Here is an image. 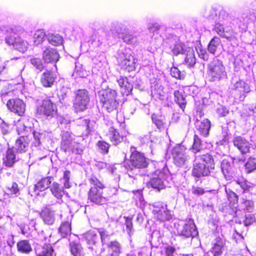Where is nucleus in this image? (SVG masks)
<instances>
[{"instance_id": "obj_1", "label": "nucleus", "mask_w": 256, "mask_h": 256, "mask_svg": "<svg viewBox=\"0 0 256 256\" xmlns=\"http://www.w3.org/2000/svg\"><path fill=\"white\" fill-rule=\"evenodd\" d=\"M196 164L192 170L193 175L197 178L208 176L214 167L212 157L209 154L196 156Z\"/></svg>"}, {"instance_id": "obj_2", "label": "nucleus", "mask_w": 256, "mask_h": 256, "mask_svg": "<svg viewBox=\"0 0 256 256\" xmlns=\"http://www.w3.org/2000/svg\"><path fill=\"white\" fill-rule=\"evenodd\" d=\"M208 66L207 74L210 81H219L227 78V72L222 60L214 58Z\"/></svg>"}, {"instance_id": "obj_3", "label": "nucleus", "mask_w": 256, "mask_h": 256, "mask_svg": "<svg viewBox=\"0 0 256 256\" xmlns=\"http://www.w3.org/2000/svg\"><path fill=\"white\" fill-rule=\"evenodd\" d=\"M98 97L103 108L108 112L116 110L118 102L116 100L117 92L116 90L112 89L101 90L98 92Z\"/></svg>"}, {"instance_id": "obj_4", "label": "nucleus", "mask_w": 256, "mask_h": 256, "mask_svg": "<svg viewBox=\"0 0 256 256\" xmlns=\"http://www.w3.org/2000/svg\"><path fill=\"white\" fill-rule=\"evenodd\" d=\"M90 182L92 186L88 194V200L98 204H103L106 202V198L102 196V189L104 188L96 178L92 176Z\"/></svg>"}, {"instance_id": "obj_5", "label": "nucleus", "mask_w": 256, "mask_h": 256, "mask_svg": "<svg viewBox=\"0 0 256 256\" xmlns=\"http://www.w3.org/2000/svg\"><path fill=\"white\" fill-rule=\"evenodd\" d=\"M61 147L68 154H81L82 148L81 144L74 140V136L69 132H62V133Z\"/></svg>"}, {"instance_id": "obj_6", "label": "nucleus", "mask_w": 256, "mask_h": 256, "mask_svg": "<svg viewBox=\"0 0 256 256\" xmlns=\"http://www.w3.org/2000/svg\"><path fill=\"white\" fill-rule=\"evenodd\" d=\"M169 179L170 176L167 170L164 168L162 170H156L152 174V178L148 184V186L160 190L169 186Z\"/></svg>"}, {"instance_id": "obj_7", "label": "nucleus", "mask_w": 256, "mask_h": 256, "mask_svg": "<svg viewBox=\"0 0 256 256\" xmlns=\"http://www.w3.org/2000/svg\"><path fill=\"white\" fill-rule=\"evenodd\" d=\"M129 50H119L118 54V62L122 68L132 72L135 70L136 62L134 56L130 52Z\"/></svg>"}, {"instance_id": "obj_8", "label": "nucleus", "mask_w": 256, "mask_h": 256, "mask_svg": "<svg viewBox=\"0 0 256 256\" xmlns=\"http://www.w3.org/2000/svg\"><path fill=\"white\" fill-rule=\"evenodd\" d=\"M219 22L215 25V30L216 33L222 37L224 38L231 41L235 39L234 32L230 30H226L224 28V25L227 24L230 20L228 14L224 12H222L219 15Z\"/></svg>"}, {"instance_id": "obj_9", "label": "nucleus", "mask_w": 256, "mask_h": 256, "mask_svg": "<svg viewBox=\"0 0 256 256\" xmlns=\"http://www.w3.org/2000/svg\"><path fill=\"white\" fill-rule=\"evenodd\" d=\"M152 212L154 219L160 222L170 220L172 216L166 204L162 202H156L152 205Z\"/></svg>"}, {"instance_id": "obj_10", "label": "nucleus", "mask_w": 256, "mask_h": 256, "mask_svg": "<svg viewBox=\"0 0 256 256\" xmlns=\"http://www.w3.org/2000/svg\"><path fill=\"white\" fill-rule=\"evenodd\" d=\"M6 42L8 45H12L14 48L22 52H25L28 48V42L16 34L8 36Z\"/></svg>"}, {"instance_id": "obj_11", "label": "nucleus", "mask_w": 256, "mask_h": 256, "mask_svg": "<svg viewBox=\"0 0 256 256\" xmlns=\"http://www.w3.org/2000/svg\"><path fill=\"white\" fill-rule=\"evenodd\" d=\"M90 102L88 92L86 90L77 91L74 106L77 112L84 111L88 108Z\"/></svg>"}, {"instance_id": "obj_12", "label": "nucleus", "mask_w": 256, "mask_h": 256, "mask_svg": "<svg viewBox=\"0 0 256 256\" xmlns=\"http://www.w3.org/2000/svg\"><path fill=\"white\" fill-rule=\"evenodd\" d=\"M186 148L184 146L177 144L172 151V154L174 163L180 166L185 164L187 156L185 155Z\"/></svg>"}, {"instance_id": "obj_13", "label": "nucleus", "mask_w": 256, "mask_h": 256, "mask_svg": "<svg viewBox=\"0 0 256 256\" xmlns=\"http://www.w3.org/2000/svg\"><path fill=\"white\" fill-rule=\"evenodd\" d=\"M8 110L20 116H22L26 111V104L20 98H12L9 100L6 104Z\"/></svg>"}, {"instance_id": "obj_14", "label": "nucleus", "mask_w": 256, "mask_h": 256, "mask_svg": "<svg viewBox=\"0 0 256 256\" xmlns=\"http://www.w3.org/2000/svg\"><path fill=\"white\" fill-rule=\"evenodd\" d=\"M38 112L40 114L52 118L56 114V106L50 100H44L42 105L38 108Z\"/></svg>"}, {"instance_id": "obj_15", "label": "nucleus", "mask_w": 256, "mask_h": 256, "mask_svg": "<svg viewBox=\"0 0 256 256\" xmlns=\"http://www.w3.org/2000/svg\"><path fill=\"white\" fill-rule=\"evenodd\" d=\"M130 160L132 166L138 168H146L148 165L144 156L136 150L132 152Z\"/></svg>"}, {"instance_id": "obj_16", "label": "nucleus", "mask_w": 256, "mask_h": 256, "mask_svg": "<svg viewBox=\"0 0 256 256\" xmlns=\"http://www.w3.org/2000/svg\"><path fill=\"white\" fill-rule=\"evenodd\" d=\"M180 234L186 238L194 237L198 234L193 220L188 219L186 221L182 228L179 230Z\"/></svg>"}, {"instance_id": "obj_17", "label": "nucleus", "mask_w": 256, "mask_h": 256, "mask_svg": "<svg viewBox=\"0 0 256 256\" xmlns=\"http://www.w3.org/2000/svg\"><path fill=\"white\" fill-rule=\"evenodd\" d=\"M42 58L46 63H56L58 60L60 55L56 49L47 47L42 52Z\"/></svg>"}, {"instance_id": "obj_18", "label": "nucleus", "mask_w": 256, "mask_h": 256, "mask_svg": "<svg viewBox=\"0 0 256 256\" xmlns=\"http://www.w3.org/2000/svg\"><path fill=\"white\" fill-rule=\"evenodd\" d=\"M232 90L238 93L239 96L237 98L240 100H243L246 97V94L250 92V88L244 82L239 80L233 86Z\"/></svg>"}, {"instance_id": "obj_19", "label": "nucleus", "mask_w": 256, "mask_h": 256, "mask_svg": "<svg viewBox=\"0 0 256 256\" xmlns=\"http://www.w3.org/2000/svg\"><path fill=\"white\" fill-rule=\"evenodd\" d=\"M40 218L44 223L48 225H52L56 220L55 212L50 208L46 207L42 210Z\"/></svg>"}, {"instance_id": "obj_20", "label": "nucleus", "mask_w": 256, "mask_h": 256, "mask_svg": "<svg viewBox=\"0 0 256 256\" xmlns=\"http://www.w3.org/2000/svg\"><path fill=\"white\" fill-rule=\"evenodd\" d=\"M233 144L235 147L238 149L242 154H246L249 152L250 144L248 140L240 136H236L233 139Z\"/></svg>"}, {"instance_id": "obj_21", "label": "nucleus", "mask_w": 256, "mask_h": 256, "mask_svg": "<svg viewBox=\"0 0 256 256\" xmlns=\"http://www.w3.org/2000/svg\"><path fill=\"white\" fill-rule=\"evenodd\" d=\"M30 141L28 136H22L16 140L14 148L18 152H25L29 148Z\"/></svg>"}, {"instance_id": "obj_22", "label": "nucleus", "mask_w": 256, "mask_h": 256, "mask_svg": "<svg viewBox=\"0 0 256 256\" xmlns=\"http://www.w3.org/2000/svg\"><path fill=\"white\" fill-rule=\"evenodd\" d=\"M56 79V76L53 72L46 70L42 75L40 82L44 87H51Z\"/></svg>"}, {"instance_id": "obj_23", "label": "nucleus", "mask_w": 256, "mask_h": 256, "mask_svg": "<svg viewBox=\"0 0 256 256\" xmlns=\"http://www.w3.org/2000/svg\"><path fill=\"white\" fill-rule=\"evenodd\" d=\"M195 125L196 130L200 134L204 136H208L210 128V122L208 119H204L202 121L197 120Z\"/></svg>"}, {"instance_id": "obj_24", "label": "nucleus", "mask_w": 256, "mask_h": 256, "mask_svg": "<svg viewBox=\"0 0 256 256\" xmlns=\"http://www.w3.org/2000/svg\"><path fill=\"white\" fill-rule=\"evenodd\" d=\"M221 169L227 180H230L232 178L234 175L232 165L228 160H222L221 164Z\"/></svg>"}, {"instance_id": "obj_25", "label": "nucleus", "mask_w": 256, "mask_h": 256, "mask_svg": "<svg viewBox=\"0 0 256 256\" xmlns=\"http://www.w3.org/2000/svg\"><path fill=\"white\" fill-rule=\"evenodd\" d=\"M224 242L222 238H216L212 244L211 252L214 256H220L224 250Z\"/></svg>"}, {"instance_id": "obj_26", "label": "nucleus", "mask_w": 256, "mask_h": 256, "mask_svg": "<svg viewBox=\"0 0 256 256\" xmlns=\"http://www.w3.org/2000/svg\"><path fill=\"white\" fill-rule=\"evenodd\" d=\"M184 55L185 64L190 67L194 66L196 62L194 49L190 47L186 48Z\"/></svg>"}, {"instance_id": "obj_27", "label": "nucleus", "mask_w": 256, "mask_h": 256, "mask_svg": "<svg viewBox=\"0 0 256 256\" xmlns=\"http://www.w3.org/2000/svg\"><path fill=\"white\" fill-rule=\"evenodd\" d=\"M110 141L114 144H117L122 141L123 138L114 127L109 128L108 132L107 134Z\"/></svg>"}, {"instance_id": "obj_28", "label": "nucleus", "mask_w": 256, "mask_h": 256, "mask_svg": "<svg viewBox=\"0 0 256 256\" xmlns=\"http://www.w3.org/2000/svg\"><path fill=\"white\" fill-rule=\"evenodd\" d=\"M84 237L88 244L90 247L94 245L99 238V235L94 230L89 231L84 234Z\"/></svg>"}, {"instance_id": "obj_29", "label": "nucleus", "mask_w": 256, "mask_h": 256, "mask_svg": "<svg viewBox=\"0 0 256 256\" xmlns=\"http://www.w3.org/2000/svg\"><path fill=\"white\" fill-rule=\"evenodd\" d=\"M16 161V157L14 150L12 148H8L6 152V156L4 158V164L6 166L10 167L12 166Z\"/></svg>"}, {"instance_id": "obj_30", "label": "nucleus", "mask_w": 256, "mask_h": 256, "mask_svg": "<svg viewBox=\"0 0 256 256\" xmlns=\"http://www.w3.org/2000/svg\"><path fill=\"white\" fill-rule=\"evenodd\" d=\"M51 182L50 178H48L41 180L34 186L35 192H42L46 190L49 187Z\"/></svg>"}, {"instance_id": "obj_31", "label": "nucleus", "mask_w": 256, "mask_h": 256, "mask_svg": "<svg viewBox=\"0 0 256 256\" xmlns=\"http://www.w3.org/2000/svg\"><path fill=\"white\" fill-rule=\"evenodd\" d=\"M50 191L54 197L60 199L64 194L63 188L57 182L52 183L50 186Z\"/></svg>"}, {"instance_id": "obj_32", "label": "nucleus", "mask_w": 256, "mask_h": 256, "mask_svg": "<svg viewBox=\"0 0 256 256\" xmlns=\"http://www.w3.org/2000/svg\"><path fill=\"white\" fill-rule=\"evenodd\" d=\"M17 248L19 252L24 254H28L32 251V248L29 242L26 240H22L18 242Z\"/></svg>"}, {"instance_id": "obj_33", "label": "nucleus", "mask_w": 256, "mask_h": 256, "mask_svg": "<svg viewBox=\"0 0 256 256\" xmlns=\"http://www.w3.org/2000/svg\"><path fill=\"white\" fill-rule=\"evenodd\" d=\"M109 252H111L110 256H119L120 253V245L116 241L111 242L108 245Z\"/></svg>"}, {"instance_id": "obj_34", "label": "nucleus", "mask_w": 256, "mask_h": 256, "mask_svg": "<svg viewBox=\"0 0 256 256\" xmlns=\"http://www.w3.org/2000/svg\"><path fill=\"white\" fill-rule=\"evenodd\" d=\"M34 140L32 143V146L37 147L40 146V140L42 136L47 135L48 137L50 138L52 136L51 132H45L44 133H40L36 132L34 131L32 132Z\"/></svg>"}, {"instance_id": "obj_35", "label": "nucleus", "mask_w": 256, "mask_h": 256, "mask_svg": "<svg viewBox=\"0 0 256 256\" xmlns=\"http://www.w3.org/2000/svg\"><path fill=\"white\" fill-rule=\"evenodd\" d=\"M48 40L51 44L56 46L62 44L63 42L62 36L58 34H48Z\"/></svg>"}, {"instance_id": "obj_36", "label": "nucleus", "mask_w": 256, "mask_h": 256, "mask_svg": "<svg viewBox=\"0 0 256 256\" xmlns=\"http://www.w3.org/2000/svg\"><path fill=\"white\" fill-rule=\"evenodd\" d=\"M70 250L72 254L74 256H82L84 254L82 248L78 243L71 242L70 244Z\"/></svg>"}, {"instance_id": "obj_37", "label": "nucleus", "mask_w": 256, "mask_h": 256, "mask_svg": "<svg viewBox=\"0 0 256 256\" xmlns=\"http://www.w3.org/2000/svg\"><path fill=\"white\" fill-rule=\"evenodd\" d=\"M117 82L120 87L124 86V84H126L124 86L125 94L128 95L132 92V86L128 82L127 78L120 76V78L117 80Z\"/></svg>"}, {"instance_id": "obj_38", "label": "nucleus", "mask_w": 256, "mask_h": 256, "mask_svg": "<svg viewBox=\"0 0 256 256\" xmlns=\"http://www.w3.org/2000/svg\"><path fill=\"white\" fill-rule=\"evenodd\" d=\"M59 232L63 238L70 234L71 232L70 222L68 221L62 222L59 228Z\"/></svg>"}, {"instance_id": "obj_39", "label": "nucleus", "mask_w": 256, "mask_h": 256, "mask_svg": "<svg viewBox=\"0 0 256 256\" xmlns=\"http://www.w3.org/2000/svg\"><path fill=\"white\" fill-rule=\"evenodd\" d=\"M175 101L179 105L180 107L184 110L186 107V100L182 93L179 90L174 92Z\"/></svg>"}, {"instance_id": "obj_40", "label": "nucleus", "mask_w": 256, "mask_h": 256, "mask_svg": "<svg viewBox=\"0 0 256 256\" xmlns=\"http://www.w3.org/2000/svg\"><path fill=\"white\" fill-rule=\"evenodd\" d=\"M46 37V33L44 30H36L34 35V42L36 45L42 44Z\"/></svg>"}, {"instance_id": "obj_41", "label": "nucleus", "mask_w": 256, "mask_h": 256, "mask_svg": "<svg viewBox=\"0 0 256 256\" xmlns=\"http://www.w3.org/2000/svg\"><path fill=\"white\" fill-rule=\"evenodd\" d=\"M16 126L18 134H24L23 136H27V132H28L29 131H31L30 127L25 126L24 124L20 120L18 121L16 124Z\"/></svg>"}, {"instance_id": "obj_42", "label": "nucleus", "mask_w": 256, "mask_h": 256, "mask_svg": "<svg viewBox=\"0 0 256 256\" xmlns=\"http://www.w3.org/2000/svg\"><path fill=\"white\" fill-rule=\"evenodd\" d=\"M220 40L219 38L215 37L213 38L210 42L208 46V52L212 54H214L218 48L220 44Z\"/></svg>"}, {"instance_id": "obj_43", "label": "nucleus", "mask_w": 256, "mask_h": 256, "mask_svg": "<svg viewBox=\"0 0 256 256\" xmlns=\"http://www.w3.org/2000/svg\"><path fill=\"white\" fill-rule=\"evenodd\" d=\"M52 252V249L50 245H44L40 250H36L38 256H50Z\"/></svg>"}, {"instance_id": "obj_44", "label": "nucleus", "mask_w": 256, "mask_h": 256, "mask_svg": "<svg viewBox=\"0 0 256 256\" xmlns=\"http://www.w3.org/2000/svg\"><path fill=\"white\" fill-rule=\"evenodd\" d=\"M122 38L124 42L130 44H135L138 42V38L130 34H123Z\"/></svg>"}, {"instance_id": "obj_45", "label": "nucleus", "mask_w": 256, "mask_h": 256, "mask_svg": "<svg viewBox=\"0 0 256 256\" xmlns=\"http://www.w3.org/2000/svg\"><path fill=\"white\" fill-rule=\"evenodd\" d=\"M86 75V71L83 69L82 66L79 64H76L72 76L75 78H76L77 77L84 78Z\"/></svg>"}, {"instance_id": "obj_46", "label": "nucleus", "mask_w": 256, "mask_h": 256, "mask_svg": "<svg viewBox=\"0 0 256 256\" xmlns=\"http://www.w3.org/2000/svg\"><path fill=\"white\" fill-rule=\"evenodd\" d=\"M242 208L247 212H251L253 211L254 208V202L250 200H243L242 202Z\"/></svg>"}, {"instance_id": "obj_47", "label": "nucleus", "mask_w": 256, "mask_h": 256, "mask_svg": "<svg viewBox=\"0 0 256 256\" xmlns=\"http://www.w3.org/2000/svg\"><path fill=\"white\" fill-rule=\"evenodd\" d=\"M132 219V218L130 217L126 218V231L130 236L133 234L134 231L133 228Z\"/></svg>"}, {"instance_id": "obj_48", "label": "nucleus", "mask_w": 256, "mask_h": 256, "mask_svg": "<svg viewBox=\"0 0 256 256\" xmlns=\"http://www.w3.org/2000/svg\"><path fill=\"white\" fill-rule=\"evenodd\" d=\"M187 48V46L182 43H176L172 49V52L175 55H177L179 54H184L185 49Z\"/></svg>"}, {"instance_id": "obj_49", "label": "nucleus", "mask_w": 256, "mask_h": 256, "mask_svg": "<svg viewBox=\"0 0 256 256\" xmlns=\"http://www.w3.org/2000/svg\"><path fill=\"white\" fill-rule=\"evenodd\" d=\"M226 192L227 194L228 200L230 203H236L238 201V196L236 194L233 192L229 188H225Z\"/></svg>"}, {"instance_id": "obj_50", "label": "nucleus", "mask_w": 256, "mask_h": 256, "mask_svg": "<svg viewBox=\"0 0 256 256\" xmlns=\"http://www.w3.org/2000/svg\"><path fill=\"white\" fill-rule=\"evenodd\" d=\"M202 148L200 140L196 134L194 135V143L192 150L194 153H196L200 151Z\"/></svg>"}, {"instance_id": "obj_51", "label": "nucleus", "mask_w": 256, "mask_h": 256, "mask_svg": "<svg viewBox=\"0 0 256 256\" xmlns=\"http://www.w3.org/2000/svg\"><path fill=\"white\" fill-rule=\"evenodd\" d=\"M235 184H238L244 192L249 190L250 188V184L244 178L236 180Z\"/></svg>"}, {"instance_id": "obj_52", "label": "nucleus", "mask_w": 256, "mask_h": 256, "mask_svg": "<svg viewBox=\"0 0 256 256\" xmlns=\"http://www.w3.org/2000/svg\"><path fill=\"white\" fill-rule=\"evenodd\" d=\"M170 74L172 77L178 79H183L184 78V74L174 66L171 68Z\"/></svg>"}, {"instance_id": "obj_53", "label": "nucleus", "mask_w": 256, "mask_h": 256, "mask_svg": "<svg viewBox=\"0 0 256 256\" xmlns=\"http://www.w3.org/2000/svg\"><path fill=\"white\" fill-rule=\"evenodd\" d=\"M70 176V172L68 170H66L64 173L62 179L64 186L66 188H69L71 187L70 183L69 181Z\"/></svg>"}, {"instance_id": "obj_54", "label": "nucleus", "mask_w": 256, "mask_h": 256, "mask_svg": "<svg viewBox=\"0 0 256 256\" xmlns=\"http://www.w3.org/2000/svg\"><path fill=\"white\" fill-rule=\"evenodd\" d=\"M31 64L38 70H42L44 66L40 58H32L30 59Z\"/></svg>"}, {"instance_id": "obj_55", "label": "nucleus", "mask_w": 256, "mask_h": 256, "mask_svg": "<svg viewBox=\"0 0 256 256\" xmlns=\"http://www.w3.org/2000/svg\"><path fill=\"white\" fill-rule=\"evenodd\" d=\"M6 192L8 194L10 195H17L19 194V189L18 184L16 182H13L10 186L8 187Z\"/></svg>"}, {"instance_id": "obj_56", "label": "nucleus", "mask_w": 256, "mask_h": 256, "mask_svg": "<svg viewBox=\"0 0 256 256\" xmlns=\"http://www.w3.org/2000/svg\"><path fill=\"white\" fill-rule=\"evenodd\" d=\"M246 169L248 172H250L256 169V164L254 159L250 158L245 164Z\"/></svg>"}, {"instance_id": "obj_57", "label": "nucleus", "mask_w": 256, "mask_h": 256, "mask_svg": "<svg viewBox=\"0 0 256 256\" xmlns=\"http://www.w3.org/2000/svg\"><path fill=\"white\" fill-rule=\"evenodd\" d=\"M152 94H158L160 96H164V92L163 90V87L162 86L157 84H155L154 88L152 86Z\"/></svg>"}, {"instance_id": "obj_58", "label": "nucleus", "mask_w": 256, "mask_h": 256, "mask_svg": "<svg viewBox=\"0 0 256 256\" xmlns=\"http://www.w3.org/2000/svg\"><path fill=\"white\" fill-rule=\"evenodd\" d=\"M98 148L102 153L106 154L108 152L110 144L104 141H99L98 143Z\"/></svg>"}, {"instance_id": "obj_59", "label": "nucleus", "mask_w": 256, "mask_h": 256, "mask_svg": "<svg viewBox=\"0 0 256 256\" xmlns=\"http://www.w3.org/2000/svg\"><path fill=\"white\" fill-rule=\"evenodd\" d=\"M174 251V248L171 246H168L164 248L160 253V256H174L173 253Z\"/></svg>"}, {"instance_id": "obj_60", "label": "nucleus", "mask_w": 256, "mask_h": 256, "mask_svg": "<svg viewBox=\"0 0 256 256\" xmlns=\"http://www.w3.org/2000/svg\"><path fill=\"white\" fill-rule=\"evenodd\" d=\"M196 50L198 56L200 58L203 59L204 60H207L208 58V55L204 49H202L200 46H198Z\"/></svg>"}, {"instance_id": "obj_61", "label": "nucleus", "mask_w": 256, "mask_h": 256, "mask_svg": "<svg viewBox=\"0 0 256 256\" xmlns=\"http://www.w3.org/2000/svg\"><path fill=\"white\" fill-rule=\"evenodd\" d=\"M98 233V235H100V236L102 242L104 245L105 244L106 240L109 238L110 234L108 233V232L103 230H100Z\"/></svg>"}, {"instance_id": "obj_62", "label": "nucleus", "mask_w": 256, "mask_h": 256, "mask_svg": "<svg viewBox=\"0 0 256 256\" xmlns=\"http://www.w3.org/2000/svg\"><path fill=\"white\" fill-rule=\"evenodd\" d=\"M255 222V218L252 214H248L245 216L244 224L246 226H248Z\"/></svg>"}, {"instance_id": "obj_63", "label": "nucleus", "mask_w": 256, "mask_h": 256, "mask_svg": "<svg viewBox=\"0 0 256 256\" xmlns=\"http://www.w3.org/2000/svg\"><path fill=\"white\" fill-rule=\"evenodd\" d=\"M70 90L66 88H62L58 92V96H61L62 98H64L67 94L69 92Z\"/></svg>"}, {"instance_id": "obj_64", "label": "nucleus", "mask_w": 256, "mask_h": 256, "mask_svg": "<svg viewBox=\"0 0 256 256\" xmlns=\"http://www.w3.org/2000/svg\"><path fill=\"white\" fill-rule=\"evenodd\" d=\"M218 113L221 116H224L228 114V110L226 108H218Z\"/></svg>"}]
</instances>
